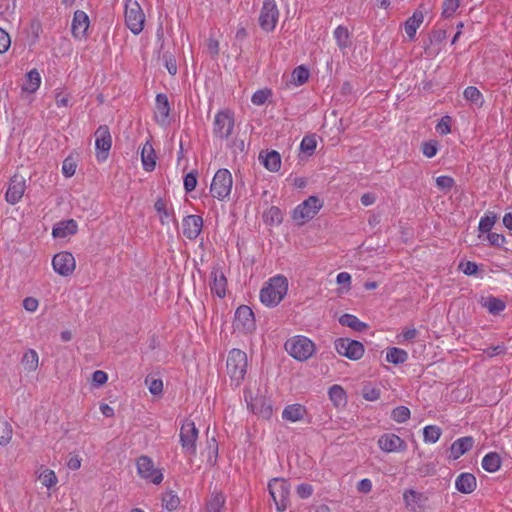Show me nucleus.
Segmentation results:
<instances>
[{
  "label": "nucleus",
  "instance_id": "nucleus-56",
  "mask_svg": "<svg viewBox=\"0 0 512 512\" xmlns=\"http://www.w3.org/2000/svg\"><path fill=\"white\" fill-rule=\"evenodd\" d=\"M451 118L449 116H444L436 125V131L441 135H447L451 132Z\"/></svg>",
  "mask_w": 512,
  "mask_h": 512
},
{
  "label": "nucleus",
  "instance_id": "nucleus-53",
  "mask_svg": "<svg viewBox=\"0 0 512 512\" xmlns=\"http://www.w3.org/2000/svg\"><path fill=\"white\" fill-rule=\"evenodd\" d=\"M336 282L339 285H343L340 293H346L351 288V275L348 272H340L336 277Z\"/></svg>",
  "mask_w": 512,
  "mask_h": 512
},
{
  "label": "nucleus",
  "instance_id": "nucleus-11",
  "mask_svg": "<svg viewBox=\"0 0 512 512\" xmlns=\"http://www.w3.org/2000/svg\"><path fill=\"white\" fill-rule=\"evenodd\" d=\"M138 475L148 482L160 484L163 480V473L155 468L153 460L148 456H140L136 461Z\"/></svg>",
  "mask_w": 512,
  "mask_h": 512
},
{
  "label": "nucleus",
  "instance_id": "nucleus-22",
  "mask_svg": "<svg viewBox=\"0 0 512 512\" xmlns=\"http://www.w3.org/2000/svg\"><path fill=\"white\" fill-rule=\"evenodd\" d=\"M170 113V105L168 98L165 94H157L156 105H155V120L160 125H166L168 123V117Z\"/></svg>",
  "mask_w": 512,
  "mask_h": 512
},
{
  "label": "nucleus",
  "instance_id": "nucleus-18",
  "mask_svg": "<svg viewBox=\"0 0 512 512\" xmlns=\"http://www.w3.org/2000/svg\"><path fill=\"white\" fill-rule=\"evenodd\" d=\"M26 189V181L23 176L14 175L9 183L6 191V201L12 205L18 203L24 195Z\"/></svg>",
  "mask_w": 512,
  "mask_h": 512
},
{
  "label": "nucleus",
  "instance_id": "nucleus-4",
  "mask_svg": "<svg viewBox=\"0 0 512 512\" xmlns=\"http://www.w3.org/2000/svg\"><path fill=\"white\" fill-rule=\"evenodd\" d=\"M125 23L134 34H140L144 29L145 14L137 0H125Z\"/></svg>",
  "mask_w": 512,
  "mask_h": 512
},
{
  "label": "nucleus",
  "instance_id": "nucleus-13",
  "mask_svg": "<svg viewBox=\"0 0 512 512\" xmlns=\"http://www.w3.org/2000/svg\"><path fill=\"white\" fill-rule=\"evenodd\" d=\"M52 267L58 275L69 277L76 269V260L72 253L62 251L53 256Z\"/></svg>",
  "mask_w": 512,
  "mask_h": 512
},
{
  "label": "nucleus",
  "instance_id": "nucleus-3",
  "mask_svg": "<svg viewBox=\"0 0 512 512\" xmlns=\"http://www.w3.org/2000/svg\"><path fill=\"white\" fill-rule=\"evenodd\" d=\"M287 353L297 361H306L311 358L315 351V343L306 336L296 335L289 338L285 343Z\"/></svg>",
  "mask_w": 512,
  "mask_h": 512
},
{
  "label": "nucleus",
  "instance_id": "nucleus-47",
  "mask_svg": "<svg viewBox=\"0 0 512 512\" xmlns=\"http://www.w3.org/2000/svg\"><path fill=\"white\" fill-rule=\"evenodd\" d=\"M410 410L406 406H398L391 412V418L397 423H405L410 418Z\"/></svg>",
  "mask_w": 512,
  "mask_h": 512
},
{
  "label": "nucleus",
  "instance_id": "nucleus-12",
  "mask_svg": "<svg viewBox=\"0 0 512 512\" xmlns=\"http://www.w3.org/2000/svg\"><path fill=\"white\" fill-rule=\"evenodd\" d=\"M279 18V10L275 0H264L259 15V25L266 31L275 29Z\"/></svg>",
  "mask_w": 512,
  "mask_h": 512
},
{
  "label": "nucleus",
  "instance_id": "nucleus-46",
  "mask_svg": "<svg viewBox=\"0 0 512 512\" xmlns=\"http://www.w3.org/2000/svg\"><path fill=\"white\" fill-rule=\"evenodd\" d=\"M12 427L6 420L0 421V445L6 446L12 438Z\"/></svg>",
  "mask_w": 512,
  "mask_h": 512
},
{
  "label": "nucleus",
  "instance_id": "nucleus-19",
  "mask_svg": "<svg viewBox=\"0 0 512 512\" xmlns=\"http://www.w3.org/2000/svg\"><path fill=\"white\" fill-rule=\"evenodd\" d=\"M183 234L190 240L196 239L203 228V218L199 215H188L182 221Z\"/></svg>",
  "mask_w": 512,
  "mask_h": 512
},
{
  "label": "nucleus",
  "instance_id": "nucleus-21",
  "mask_svg": "<svg viewBox=\"0 0 512 512\" xmlns=\"http://www.w3.org/2000/svg\"><path fill=\"white\" fill-rule=\"evenodd\" d=\"M226 286L227 280L224 273L221 270L213 269L210 274L211 293L223 298L226 295Z\"/></svg>",
  "mask_w": 512,
  "mask_h": 512
},
{
  "label": "nucleus",
  "instance_id": "nucleus-49",
  "mask_svg": "<svg viewBox=\"0 0 512 512\" xmlns=\"http://www.w3.org/2000/svg\"><path fill=\"white\" fill-rule=\"evenodd\" d=\"M461 0H444L442 5V16L450 18L457 11Z\"/></svg>",
  "mask_w": 512,
  "mask_h": 512
},
{
  "label": "nucleus",
  "instance_id": "nucleus-32",
  "mask_svg": "<svg viewBox=\"0 0 512 512\" xmlns=\"http://www.w3.org/2000/svg\"><path fill=\"white\" fill-rule=\"evenodd\" d=\"M37 479L40 481L42 486L47 489H51L55 487L58 483V478L56 473L45 466H40L36 471Z\"/></svg>",
  "mask_w": 512,
  "mask_h": 512
},
{
  "label": "nucleus",
  "instance_id": "nucleus-20",
  "mask_svg": "<svg viewBox=\"0 0 512 512\" xmlns=\"http://www.w3.org/2000/svg\"><path fill=\"white\" fill-rule=\"evenodd\" d=\"M90 25L88 15L81 10L74 13L72 20V34L77 39H83L86 36L87 30Z\"/></svg>",
  "mask_w": 512,
  "mask_h": 512
},
{
  "label": "nucleus",
  "instance_id": "nucleus-25",
  "mask_svg": "<svg viewBox=\"0 0 512 512\" xmlns=\"http://www.w3.org/2000/svg\"><path fill=\"white\" fill-rule=\"evenodd\" d=\"M251 411L264 419H269L272 416V406L270 401L263 397H255L248 402Z\"/></svg>",
  "mask_w": 512,
  "mask_h": 512
},
{
  "label": "nucleus",
  "instance_id": "nucleus-16",
  "mask_svg": "<svg viewBox=\"0 0 512 512\" xmlns=\"http://www.w3.org/2000/svg\"><path fill=\"white\" fill-rule=\"evenodd\" d=\"M112 145V139L109 128L100 126L95 132L96 158L103 162L107 159L108 152Z\"/></svg>",
  "mask_w": 512,
  "mask_h": 512
},
{
  "label": "nucleus",
  "instance_id": "nucleus-36",
  "mask_svg": "<svg viewBox=\"0 0 512 512\" xmlns=\"http://www.w3.org/2000/svg\"><path fill=\"white\" fill-rule=\"evenodd\" d=\"M336 44L340 50L344 51L351 45L350 33L348 29L342 25L337 26L333 31Z\"/></svg>",
  "mask_w": 512,
  "mask_h": 512
},
{
  "label": "nucleus",
  "instance_id": "nucleus-31",
  "mask_svg": "<svg viewBox=\"0 0 512 512\" xmlns=\"http://www.w3.org/2000/svg\"><path fill=\"white\" fill-rule=\"evenodd\" d=\"M424 20L423 12L420 10H416L411 17H409L405 24L404 29L405 33L409 37L410 40L415 38L416 32L418 28L421 26Z\"/></svg>",
  "mask_w": 512,
  "mask_h": 512
},
{
  "label": "nucleus",
  "instance_id": "nucleus-51",
  "mask_svg": "<svg viewBox=\"0 0 512 512\" xmlns=\"http://www.w3.org/2000/svg\"><path fill=\"white\" fill-rule=\"evenodd\" d=\"M76 168V161L72 157H67L62 163V173L67 178H70L75 174Z\"/></svg>",
  "mask_w": 512,
  "mask_h": 512
},
{
  "label": "nucleus",
  "instance_id": "nucleus-17",
  "mask_svg": "<svg viewBox=\"0 0 512 512\" xmlns=\"http://www.w3.org/2000/svg\"><path fill=\"white\" fill-rule=\"evenodd\" d=\"M405 508L410 512H422L426 508L428 496L415 489H407L402 494Z\"/></svg>",
  "mask_w": 512,
  "mask_h": 512
},
{
  "label": "nucleus",
  "instance_id": "nucleus-34",
  "mask_svg": "<svg viewBox=\"0 0 512 512\" xmlns=\"http://www.w3.org/2000/svg\"><path fill=\"white\" fill-rule=\"evenodd\" d=\"M41 82L42 79L39 71L37 69H32L25 76V82L22 86V90L33 94L40 88Z\"/></svg>",
  "mask_w": 512,
  "mask_h": 512
},
{
  "label": "nucleus",
  "instance_id": "nucleus-44",
  "mask_svg": "<svg viewBox=\"0 0 512 512\" xmlns=\"http://www.w3.org/2000/svg\"><path fill=\"white\" fill-rule=\"evenodd\" d=\"M225 497L221 493L214 494L207 504V512H222Z\"/></svg>",
  "mask_w": 512,
  "mask_h": 512
},
{
  "label": "nucleus",
  "instance_id": "nucleus-39",
  "mask_svg": "<svg viewBox=\"0 0 512 512\" xmlns=\"http://www.w3.org/2000/svg\"><path fill=\"white\" fill-rule=\"evenodd\" d=\"M482 306L486 308L490 314L497 315L505 309L506 304L499 298L489 296L483 299Z\"/></svg>",
  "mask_w": 512,
  "mask_h": 512
},
{
  "label": "nucleus",
  "instance_id": "nucleus-1",
  "mask_svg": "<svg viewBox=\"0 0 512 512\" xmlns=\"http://www.w3.org/2000/svg\"><path fill=\"white\" fill-rule=\"evenodd\" d=\"M288 280L284 275L271 277L260 291V300L267 307L277 306L287 295Z\"/></svg>",
  "mask_w": 512,
  "mask_h": 512
},
{
  "label": "nucleus",
  "instance_id": "nucleus-42",
  "mask_svg": "<svg viewBox=\"0 0 512 512\" xmlns=\"http://www.w3.org/2000/svg\"><path fill=\"white\" fill-rule=\"evenodd\" d=\"M442 434L441 429L435 425L425 426L423 429V439L426 443H436Z\"/></svg>",
  "mask_w": 512,
  "mask_h": 512
},
{
  "label": "nucleus",
  "instance_id": "nucleus-14",
  "mask_svg": "<svg viewBox=\"0 0 512 512\" xmlns=\"http://www.w3.org/2000/svg\"><path fill=\"white\" fill-rule=\"evenodd\" d=\"M234 128L233 115L228 111L216 113L213 123V134L219 139H228Z\"/></svg>",
  "mask_w": 512,
  "mask_h": 512
},
{
  "label": "nucleus",
  "instance_id": "nucleus-40",
  "mask_svg": "<svg viewBox=\"0 0 512 512\" xmlns=\"http://www.w3.org/2000/svg\"><path fill=\"white\" fill-rule=\"evenodd\" d=\"M408 359V353L400 348L393 347L387 350L386 361L392 364H402Z\"/></svg>",
  "mask_w": 512,
  "mask_h": 512
},
{
  "label": "nucleus",
  "instance_id": "nucleus-38",
  "mask_svg": "<svg viewBox=\"0 0 512 512\" xmlns=\"http://www.w3.org/2000/svg\"><path fill=\"white\" fill-rule=\"evenodd\" d=\"M464 98L477 108L484 104V97L480 90L474 86L467 87L463 92Z\"/></svg>",
  "mask_w": 512,
  "mask_h": 512
},
{
  "label": "nucleus",
  "instance_id": "nucleus-23",
  "mask_svg": "<svg viewBox=\"0 0 512 512\" xmlns=\"http://www.w3.org/2000/svg\"><path fill=\"white\" fill-rule=\"evenodd\" d=\"M476 487V477L471 473L463 472L455 479V488L463 494H470L474 492Z\"/></svg>",
  "mask_w": 512,
  "mask_h": 512
},
{
  "label": "nucleus",
  "instance_id": "nucleus-27",
  "mask_svg": "<svg viewBox=\"0 0 512 512\" xmlns=\"http://www.w3.org/2000/svg\"><path fill=\"white\" fill-rule=\"evenodd\" d=\"M78 230V224L75 220H65L58 222L52 229V236L54 238H66L74 235Z\"/></svg>",
  "mask_w": 512,
  "mask_h": 512
},
{
  "label": "nucleus",
  "instance_id": "nucleus-15",
  "mask_svg": "<svg viewBox=\"0 0 512 512\" xmlns=\"http://www.w3.org/2000/svg\"><path fill=\"white\" fill-rule=\"evenodd\" d=\"M378 448L384 453H402L407 450V443L394 433H384L377 440Z\"/></svg>",
  "mask_w": 512,
  "mask_h": 512
},
{
  "label": "nucleus",
  "instance_id": "nucleus-58",
  "mask_svg": "<svg viewBox=\"0 0 512 512\" xmlns=\"http://www.w3.org/2000/svg\"><path fill=\"white\" fill-rule=\"evenodd\" d=\"M417 336V330L415 328H407L397 336L398 343L409 342L415 339Z\"/></svg>",
  "mask_w": 512,
  "mask_h": 512
},
{
  "label": "nucleus",
  "instance_id": "nucleus-35",
  "mask_svg": "<svg viewBox=\"0 0 512 512\" xmlns=\"http://www.w3.org/2000/svg\"><path fill=\"white\" fill-rule=\"evenodd\" d=\"M21 364L25 371L35 372L39 367V355L36 350L28 349L21 360Z\"/></svg>",
  "mask_w": 512,
  "mask_h": 512
},
{
  "label": "nucleus",
  "instance_id": "nucleus-41",
  "mask_svg": "<svg viewBox=\"0 0 512 512\" xmlns=\"http://www.w3.org/2000/svg\"><path fill=\"white\" fill-rule=\"evenodd\" d=\"M339 323L342 326H347L356 331H362L367 328V324L360 321L356 316L352 314H343L339 318Z\"/></svg>",
  "mask_w": 512,
  "mask_h": 512
},
{
  "label": "nucleus",
  "instance_id": "nucleus-59",
  "mask_svg": "<svg viewBox=\"0 0 512 512\" xmlns=\"http://www.w3.org/2000/svg\"><path fill=\"white\" fill-rule=\"evenodd\" d=\"M436 185L443 191L450 190L454 185V180L449 176H439L436 178Z\"/></svg>",
  "mask_w": 512,
  "mask_h": 512
},
{
  "label": "nucleus",
  "instance_id": "nucleus-55",
  "mask_svg": "<svg viewBox=\"0 0 512 512\" xmlns=\"http://www.w3.org/2000/svg\"><path fill=\"white\" fill-rule=\"evenodd\" d=\"M362 396L367 401H376L380 397V390L375 387L365 386L362 390Z\"/></svg>",
  "mask_w": 512,
  "mask_h": 512
},
{
  "label": "nucleus",
  "instance_id": "nucleus-64",
  "mask_svg": "<svg viewBox=\"0 0 512 512\" xmlns=\"http://www.w3.org/2000/svg\"><path fill=\"white\" fill-rule=\"evenodd\" d=\"M149 392L153 395H160L163 391V382L160 379H153L148 384Z\"/></svg>",
  "mask_w": 512,
  "mask_h": 512
},
{
  "label": "nucleus",
  "instance_id": "nucleus-7",
  "mask_svg": "<svg viewBox=\"0 0 512 512\" xmlns=\"http://www.w3.org/2000/svg\"><path fill=\"white\" fill-rule=\"evenodd\" d=\"M198 433L199 431L192 420L186 419L183 421L179 437L182 450L186 455L194 456L196 454Z\"/></svg>",
  "mask_w": 512,
  "mask_h": 512
},
{
  "label": "nucleus",
  "instance_id": "nucleus-50",
  "mask_svg": "<svg viewBox=\"0 0 512 512\" xmlns=\"http://www.w3.org/2000/svg\"><path fill=\"white\" fill-rule=\"evenodd\" d=\"M162 503L167 510L173 511L178 507L180 500L177 495L168 492L163 495Z\"/></svg>",
  "mask_w": 512,
  "mask_h": 512
},
{
  "label": "nucleus",
  "instance_id": "nucleus-45",
  "mask_svg": "<svg viewBox=\"0 0 512 512\" xmlns=\"http://www.w3.org/2000/svg\"><path fill=\"white\" fill-rule=\"evenodd\" d=\"M54 100L58 108L68 107L70 103V93L64 88L54 90Z\"/></svg>",
  "mask_w": 512,
  "mask_h": 512
},
{
  "label": "nucleus",
  "instance_id": "nucleus-8",
  "mask_svg": "<svg viewBox=\"0 0 512 512\" xmlns=\"http://www.w3.org/2000/svg\"><path fill=\"white\" fill-rule=\"evenodd\" d=\"M269 493L276 504L277 510L283 512L287 507L290 485L283 478H274L268 484Z\"/></svg>",
  "mask_w": 512,
  "mask_h": 512
},
{
  "label": "nucleus",
  "instance_id": "nucleus-57",
  "mask_svg": "<svg viewBox=\"0 0 512 512\" xmlns=\"http://www.w3.org/2000/svg\"><path fill=\"white\" fill-rule=\"evenodd\" d=\"M438 145L436 141H428L423 143L422 152L427 158H432L437 154Z\"/></svg>",
  "mask_w": 512,
  "mask_h": 512
},
{
  "label": "nucleus",
  "instance_id": "nucleus-43",
  "mask_svg": "<svg viewBox=\"0 0 512 512\" xmlns=\"http://www.w3.org/2000/svg\"><path fill=\"white\" fill-rule=\"evenodd\" d=\"M309 75H310L309 70L305 66L300 65V66L296 67L292 72V75H291L292 82L296 86H301L308 80Z\"/></svg>",
  "mask_w": 512,
  "mask_h": 512
},
{
  "label": "nucleus",
  "instance_id": "nucleus-9",
  "mask_svg": "<svg viewBox=\"0 0 512 512\" xmlns=\"http://www.w3.org/2000/svg\"><path fill=\"white\" fill-rule=\"evenodd\" d=\"M256 327L253 311L246 305L239 306L234 315L233 329L242 334L251 333Z\"/></svg>",
  "mask_w": 512,
  "mask_h": 512
},
{
  "label": "nucleus",
  "instance_id": "nucleus-26",
  "mask_svg": "<svg viewBox=\"0 0 512 512\" xmlns=\"http://www.w3.org/2000/svg\"><path fill=\"white\" fill-rule=\"evenodd\" d=\"M473 444L474 439L471 436L458 438L450 447L451 458L454 460L460 458L473 447Z\"/></svg>",
  "mask_w": 512,
  "mask_h": 512
},
{
  "label": "nucleus",
  "instance_id": "nucleus-2",
  "mask_svg": "<svg viewBox=\"0 0 512 512\" xmlns=\"http://www.w3.org/2000/svg\"><path fill=\"white\" fill-rule=\"evenodd\" d=\"M248 367L247 355L240 349H232L227 357L226 371L235 386H239L245 378Z\"/></svg>",
  "mask_w": 512,
  "mask_h": 512
},
{
  "label": "nucleus",
  "instance_id": "nucleus-60",
  "mask_svg": "<svg viewBox=\"0 0 512 512\" xmlns=\"http://www.w3.org/2000/svg\"><path fill=\"white\" fill-rule=\"evenodd\" d=\"M487 240L491 246L495 247H501L506 243L505 236L495 232L489 233L487 235Z\"/></svg>",
  "mask_w": 512,
  "mask_h": 512
},
{
  "label": "nucleus",
  "instance_id": "nucleus-24",
  "mask_svg": "<svg viewBox=\"0 0 512 512\" xmlns=\"http://www.w3.org/2000/svg\"><path fill=\"white\" fill-rule=\"evenodd\" d=\"M306 415V407L299 403L287 405L282 411V418L291 423L302 421Z\"/></svg>",
  "mask_w": 512,
  "mask_h": 512
},
{
  "label": "nucleus",
  "instance_id": "nucleus-28",
  "mask_svg": "<svg viewBox=\"0 0 512 512\" xmlns=\"http://www.w3.org/2000/svg\"><path fill=\"white\" fill-rule=\"evenodd\" d=\"M259 161L271 172H277L281 167V156L275 150L261 152Z\"/></svg>",
  "mask_w": 512,
  "mask_h": 512
},
{
  "label": "nucleus",
  "instance_id": "nucleus-62",
  "mask_svg": "<svg viewBox=\"0 0 512 512\" xmlns=\"http://www.w3.org/2000/svg\"><path fill=\"white\" fill-rule=\"evenodd\" d=\"M11 45L10 35L2 28H0V54H4Z\"/></svg>",
  "mask_w": 512,
  "mask_h": 512
},
{
  "label": "nucleus",
  "instance_id": "nucleus-48",
  "mask_svg": "<svg viewBox=\"0 0 512 512\" xmlns=\"http://www.w3.org/2000/svg\"><path fill=\"white\" fill-rule=\"evenodd\" d=\"M495 222L496 216L494 214H485L479 221L478 229L481 233L490 232Z\"/></svg>",
  "mask_w": 512,
  "mask_h": 512
},
{
  "label": "nucleus",
  "instance_id": "nucleus-52",
  "mask_svg": "<svg viewBox=\"0 0 512 512\" xmlns=\"http://www.w3.org/2000/svg\"><path fill=\"white\" fill-rule=\"evenodd\" d=\"M317 146V141L314 136H305L303 137L300 143V149L308 154H312Z\"/></svg>",
  "mask_w": 512,
  "mask_h": 512
},
{
  "label": "nucleus",
  "instance_id": "nucleus-30",
  "mask_svg": "<svg viewBox=\"0 0 512 512\" xmlns=\"http://www.w3.org/2000/svg\"><path fill=\"white\" fill-rule=\"evenodd\" d=\"M328 396L337 409L344 408L347 405V394L344 388L338 384H334L329 388Z\"/></svg>",
  "mask_w": 512,
  "mask_h": 512
},
{
  "label": "nucleus",
  "instance_id": "nucleus-37",
  "mask_svg": "<svg viewBox=\"0 0 512 512\" xmlns=\"http://www.w3.org/2000/svg\"><path fill=\"white\" fill-rule=\"evenodd\" d=\"M481 464L485 471L494 473L499 470L501 466V458L497 453L490 452L484 456Z\"/></svg>",
  "mask_w": 512,
  "mask_h": 512
},
{
  "label": "nucleus",
  "instance_id": "nucleus-54",
  "mask_svg": "<svg viewBox=\"0 0 512 512\" xmlns=\"http://www.w3.org/2000/svg\"><path fill=\"white\" fill-rule=\"evenodd\" d=\"M270 95L271 91L269 89L257 90L252 95L251 101L254 105H263L268 100Z\"/></svg>",
  "mask_w": 512,
  "mask_h": 512
},
{
  "label": "nucleus",
  "instance_id": "nucleus-63",
  "mask_svg": "<svg viewBox=\"0 0 512 512\" xmlns=\"http://www.w3.org/2000/svg\"><path fill=\"white\" fill-rule=\"evenodd\" d=\"M108 380V375L102 370H97L92 374V382L96 386L104 385Z\"/></svg>",
  "mask_w": 512,
  "mask_h": 512
},
{
  "label": "nucleus",
  "instance_id": "nucleus-10",
  "mask_svg": "<svg viewBox=\"0 0 512 512\" xmlns=\"http://www.w3.org/2000/svg\"><path fill=\"white\" fill-rule=\"evenodd\" d=\"M336 352L350 360L356 361L362 358L365 349L361 342L349 338H339L335 341Z\"/></svg>",
  "mask_w": 512,
  "mask_h": 512
},
{
  "label": "nucleus",
  "instance_id": "nucleus-33",
  "mask_svg": "<svg viewBox=\"0 0 512 512\" xmlns=\"http://www.w3.org/2000/svg\"><path fill=\"white\" fill-rule=\"evenodd\" d=\"M154 209L158 213L159 220L162 225H168L172 220H174L173 209L168 206L164 199H157L154 203Z\"/></svg>",
  "mask_w": 512,
  "mask_h": 512
},
{
  "label": "nucleus",
  "instance_id": "nucleus-5",
  "mask_svg": "<svg viewBox=\"0 0 512 512\" xmlns=\"http://www.w3.org/2000/svg\"><path fill=\"white\" fill-rule=\"evenodd\" d=\"M323 201L316 196H310L297 205L292 213V219L298 225H304L311 220L322 208Z\"/></svg>",
  "mask_w": 512,
  "mask_h": 512
},
{
  "label": "nucleus",
  "instance_id": "nucleus-29",
  "mask_svg": "<svg viewBox=\"0 0 512 512\" xmlns=\"http://www.w3.org/2000/svg\"><path fill=\"white\" fill-rule=\"evenodd\" d=\"M141 162L147 172L153 171L156 166V153L150 141H147L141 149Z\"/></svg>",
  "mask_w": 512,
  "mask_h": 512
},
{
  "label": "nucleus",
  "instance_id": "nucleus-61",
  "mask_svg": "<svg viewBox=\"0 0 512 512\" xmlns=\"http://www.w3.org/2000/svg\"><path fill=\"white\" fill-rule=\"evenodd\" d=\"M184 189L186 192L193 191L197 186V177L194 172L186 174L184 177Z\"/></svg>",
  "mask_w": 512,
  "mask_h": 512
},
{
  "label": "nucleus",
  "instance_id": "nucleus-6",
  "mask_svg": "<svg viewBox=\"0 0 512 512\" xmlns=\"http://www.w3.org/2000/svg\"><path fill=\"white\" fill-rule=\"evenodd\" d=\"M233 186V178L228 169H219L211 182L210 193L218 199L224 200L229 197Z\"/></svg>",
  "mask_w": 512,
  "mask_h": 512
}]
</instances>
